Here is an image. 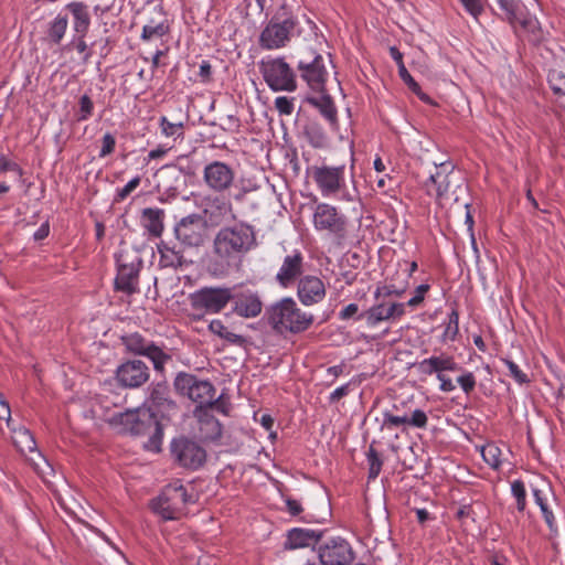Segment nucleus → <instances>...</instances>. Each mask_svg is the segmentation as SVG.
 Masks as SVG:
<instances>
[{
  "mask_svg": "<svg viewBox=\"0 0 565 565\" xmlns=\"http://www.w3.org/2000/svg\"><path fill=\"white\" fill-rule=\"evenodd\" d=\"M256 245L253 226L236 223L222 227L213 241L215 260L211 265L214 275H225L231 268L237 267L242 258Z\"/></svg>",
  "mask_w": 565,
  "mask_h": 565,
  "instance_id": "f257e3e1",
  "label": "nucleus"
},
{
  "mask_svg": "<svg viewBox=\"0 0 565 565\" xmlns=\"http://www.w3.org/2000/svg\"><path fill=\"white\" fill-rule=\"evenodd\" d=\"M266 315L268 323L279 334L302 332L313 322L312 315L302 312L291 298H285L273 305L267 309Z\"/></svg>",
  "mask_w": 565,
  "mask_h": 565,
  "instance_id": "f03ea898",
  "label": "nucleus"
},
{
  "mask_svg": "<svg viewBox=\"0 0 565 565\" xmlns=\"http://www.w3.org/2000/svg\"><path fill=\"white\" fill-rule=\"evenodd\" d=\"M297 25L296 17L282 4L260 33L263 49L275 50L286 46Z\"/></svg>",
  "mask_w": 565,
  "mask_h": 565,
  "instance_id": "7ed1b4c3",
  "label": "nucleus"
},
{
  "mask_svg": "<svg viewBox=\"0 0 565 565\" xmlns=\"http://www.w3.org/2000/svg\"><path fill=\"white\" fill-rule=\"evenodd\" d=\"M173 386L180 395L196 403V408L211 409L216 406L221 409L218 399H215V387L206 380H199L193 374L180 372L174 379Z\"/></svg>",
  "mask_w": 565,
  "mask_h": 565,
  "instance_id": "20e7f679",
  "label": "nucleus"
},
{
  "mask_svg": "<svg viewBox=\"0 0 565 565\" xmlns=\"http://www.w3.org/2000/svg\"><path fill=\"white\" fill-rule=\"evenodd\" d=\"M109 423L114 426H119L122 431L132 435H145L153 429L154 433L150 441L153 445L160 443L161 428L149 409L138 407L122 413H115Z\"/></svg>",
  "mask_w": 565,
  "mask_h": 565,
  "instance_id": "39448f33",
  "label": "nucleus"
},
{
  "mask_svg": "<svg viewBox=\"0 0 565 565\" xmlns=\"http://www.w3.org/2000/svg\"><path fill=\"white\" fill-rule=\"evenodd\" d=\"M191 495L181 483L168 484L161 494L152 500L151 508L163 520H179L185 514Z\"/></svg>",
  "mask_w": 565,
  "mask_h": 565,
  "instance_id": "423d86ee",
  "label": "nucleus"
},
{
  "mask_svg": "<svg viewBox=\"0 0 565 565\" xmlns=\"http://www.w3.org/2000/svg\"><path fill=\"white\" fill-rule=\"evenodd\" d=\"M173 461L180 467L189 470H196L206 460V451L196 441L181 436L174 438L170 445Z\"/></svg>",
  "mask_w": 565,
  "mask_h": 565,
  "instance_id": "0eeeda50",
  "label": "nucleus"
},
{
  "mask_svg": "<svg viewBox=\"0 0 565 565\" xmlns=\"http://www.w3.org/2000/svg\"><path fill=\"white\" fill-rule=\"evenodd\" d=\"M174 235L184 248L199 247L207 238V224L200 214L182 217L174 226Z\"/></svg>",
  "mask_w": 565,
  "mask_h": 565,
  "instance_id": "6e6552de",
  "label": "nucleus"
},
{
  "mask_svg": "<svg viewBox=\"0 0 565 565\" xmlns=\"http://www.w3.org/2000/svg\"><path fill=\"white\" fill-rule=\"evenodd\" d=\"M298 70L301 77L316 90H324L328 72L322 55L316 51L303 49L299 53Z\"/></svg>",
  "mask_w": 565,
  "mask_h": 565,
  "instance_id": "1a4fd4ad",
  "label": "nucleus"
},
{
  "mask_svg": "<svg viewBox=\"0 0 565 565\" xmlns=\"http://www.w3.org/2000/svg\"><path fill=\"white\" fill-rule=\"evenodd\" d=\"M260 68L265 82L273 90L292 92L297 88L295 72L284 58L263 62Z\"/></svg>",
  "mask_w": 565,
  "mask_h": 565,
  "instance_id": "9d476101",
  "label": "nucleus"
},
{
  "mask_svg": "<svg viewBox=\"0 0 565 565\" xmlns=\"http://www.w3.org/2000/svg\"><path fill=\"white\" fill-rule=\"evenodd\" d=\"M318 557L321 565H351L355 555L348 541L333 537L319 546Z\"/></svg>",
  "mask_w": 565,
  "mask_h": 565,
  "instance_id": "9b49d317",
  "label": "nucleus"
},
{
  "mask_svg": "<svg viewBox=\"0 0 565 565\" xmlns=\"http://www.w3.org/2000/svg\"><path fill=\"white\" fill-rule=\"evenodd\" d=\"M313 225L317 231H326L338 237H344L347 218L338 212L337 207L319 203L313 212Z\"/></svg>",
  "mask_w": 565,
  "mask_h": 565,
  "instance_id": "f8f14e48",
  "label": "nucleus"
},
{
  "mask_svg": "<svg viewBox=\"0 0 565 565\" xmlns=\"http://www.w3.org/2000/svg\"><path fill=\"white\" fill-rule=\"evenodd\" d=\"M233 298L230 288L205 287L192 295V306L195 309H204L210 313H217L223 310Z\"/></svg>",
  "mask_w": 565,
  "mask_h": 565,
  "instance_id": "ddd939ff",
  "label": "nucleus"
},
{
  "mask_svg": "<svg viewBox=\"0 0 565 565\" xmlns=\"http://www.w3.org/2000/svg\"><path fill=\"white\" fill-rule=\"evenodd\" d=\"M116 377L122 387L137 388L148 382L150 372L145 362L129 360L118 366Z\"/></svg>",
  "mask_w": 565,
  "mask_h": 565,
  "instance_id": "4468645a",
  "label": "nucleus"
},
{
  "mask_svg": "<svg viewBox=\"0 0 565 565\" xmlns=\"http://www.w3.org/2000/svg\"><path fill=\"white\" fill-rule=\"evenodd\" d=\"M311 175L324 196L333 195L344 182V167H312Z\"/></svg>",
  "mask_w": 565,
  "mask_h": 565,
  "instance_id": "2eb2a0df",
  "label": "nucleus"
},
{
  "mask_svg": "<svg viewBox=\"0 0 565 565\" xmlns=\"http://www.w3.org/2000/svg\"><path fill=\"white\" fill-rule=\"evenodd\" d=\"M204 182L214 192L227 191L234 181L233 169L221 161H213L204 168Z\"/></svg>",
  "mask_w": 565,
  "mask_h": 565,
  "instance_id": "dca6fc26",
  "label": "nucleus"
},
{
  "mask_svg": "<svg viewBox=\"0 0 565 565\" xmlns=\"http://www.w3.org/2000/svg\"><path fill=\"white\" fill-rule=\"evenodd\" d=\"M117 264L118 273L115 279L116 289L127 295L135 294L138 290L137 285L141 262L138 260L137 264H128L124 260L122 256H119L117 258Z\"/></svg>",
  "mask_w": 565,
  "mask_h": 565,
  "instance_id": "f3484780",
  "label": "nucleus"
},
{
  "mask_svg": "<svg viewBox=\"0 0 565 565\" xmlns=\"http://www.w3.org/2000/svg\"><path fill=\"white\" fill-rule=\"evenodd\" d=\"M456 181H461L460 178H445V179H436L434 177H429L426 181L425 185L427 188L428 193H430V188L433 186L436 192V198L443 202H448L452 200L457 203L460 199V195L467 192V188L463 183L457 184L454 190H451V185Z\"/></svg>",
  "mask_w": 565,
  "mask_h": 565,
  "instance_id": "a211bd4d",
  "label": "nucleus"
},
{
  "mask_svg": "<svg viewBox=\"0 0 565 565\" xmlns=\"http://www.w3.org/2000/svg\"><path fill=\"white\" fill-rule=\"evenodd\" d=\"M233 311L239 317L255 318L263 309V302L257 292L250 290L233 294Z\"/></svg>",
  "mask_w": 565,
  "mask_h": 565,
  "instance_id": "6ab92c4d",
  "label": "nucleus"
},
{
  "mask_svg": "<svg viewBox=\"0 0 565 565\" xmlns=\"http://www.w3.org/2000/svg\"><path fill=\"white\" fill-rule=\"evenodd\" d=\"M404 313V303L382 301L371 307L361 317L365 318L369 324L375 326L384 320L399 318Z\"/></svg>",
  "mask_w": 565,
  "mask_h": 565,
  "instance_id": "aec40b11",
  "label": "nucleus"
},
{
  "mask_svg": "<svg viewBox=\"0 0 565 565\" xmlns=\"http://www.w3.org/2000/svg\"><path fill=\"white\" fill-rule=\"evenodd\" d=\"M326 288L322 280L316 276H305L298 284V296L300 301L310 306L323 299Z\"/></svg>",
  "mask_w": 565,
  "mask_h": 565,
  "instance_id": "412c9836",
  "label": "nucleus"
},
{
  "mask_svg": "<svg viewBox=\"0 0 565 565\" xmlns=\"http://www.w3.org/2000/svg\"><path fill=\"white\" fill-rule=\"evenodd\" d=\"M302 273V256L295 253L285 257L276 279L282 287L290 286Z\"/></svg>",
  "mask_w": 565,
  "mask_h": 565,
  "instance_id": "4be33fe9",
  "label": "nucleus"
},
{
  "mask_svg": "<svg viewBox=\"0 0 565 565\" xmlns=\"http://www.w3.org/2000/svg\"><path fill=\"white\" fill-rule=\"evenodd\" d=\"M194 416L199 420L200 436L204 440H216L222 435L220 422L210 414L209 409L195 408Z\"/></svg>",
  "mask_w": 565,
  "mask_h": 565,
  "instance_id": "5701e85b",
  "label": "nucleus"
},
{
  "mask_svg": "<svg viewBox=\"0 0 565 565\" xmlns=\"http://www.w3.org/2000/svg\"><path fill=\"white\" fill-rule=\"evenodd\" d=\"M322 536L321 531L295 527L288 532L285 548L296 550L307 547L311 543L318 542Z\"/></svg>",
  "mask_w": 565,
  "mask_h": 565,
  "instance_id": "b1692460",
  "label": "nucleus"
},
{
  "mask_svg": "<svg viewBox=\"0 0 565 565\" xmlns=\"http://www.w3.org/2000/svg\"><path fill=\"white\" fill-rule=\"evenodd\" d=\"M66 9L73 15V29L76 33L87 34L90 25L88 7L82 1H73L66 4Z\"/></svg>",
  "mask_w": 565,
  "mask_h": 565,
  "instance_id": "393cba45",
  "label": "nucleus"
},
{
  "mask_svg": "<svg viewBox=\"0 0 565 565\" xmlns=\"http://www.w3.org/2000/svg\"><path fill=\"white\" fill-rule=\"evenodd\" d=\"M158 252L160 254L159 266L161 268L178 269L186 263V260L183 256L182 249H177L175 247H170L164 242H161L158 245Z\"/></svg>",
  "mask_w": 565,
  "mask_h": 565,
  "instance_id": "a878e982",
  "label": "nucleus"
},
{
  "mask_svg": "<svg viewBox=\"0 0 565 565\" xmlns=\"http://www.w3.org/2000/svg\"><path fill=\"white\" fill-rule=\"evenodd\" d=\"M145 228L151 236L160 237L163 233L164 211L161 209L147 207L141 213Z\"/></svg>",
  "mask_w": 565,
  "mask_h": 565,
  "instance_id": "bb28decb",
  "label": "nucleus"
},
{
  "mask_svg": "<svg viewBox=\"0 0 565 565\" xmlns=\"http://www.w3.org/2000/svg\"><path fill=\"white\" fill-rule=\"evenodd\" d=\"M497 1L510 23L514 24V23L519 22L526 30H534L536 28V24H537L536 20H532V19L522 20L519 17V2L516 0H497Z\"/></svg>",
  "mask_w": 565,
  "mask_h": 565,
  "instance_id": "cd10ccee",
  "label": "nucleus"
},
{
  "mask_svg": "<svg viewBox=\"0 0 565 565\" xmlns=\"http://www.w3.org/2000/svg\"><path fill=\"white\" fill-rule=\"evenodd\" d=\"M67 25L68 20L66 15L58 14L55 17L47 24L45 41L54 45L60 44L66 33Z\"/></svg>",
  "mask_w": 565,
  "mask_h": 565,
  "instance_id": "c85d7f7f",
  "label": "nucleus"
},
{
  "mask_svg": "<svg viewBox=\"0 0 565 565\" xmlns=\"http://www.w3.org/2000/svg\"><path fill=\"white\" fill-rule=\"evenodd\" d=\"M308 103L319 109L320 114L329 120L331 125L337 124V108L332 98L328 95L320 97H310Z\"/></svg>",
  "mask_w": 565,
  "mask_h": 565,
  "instance_id": "c756f323",
  "label": "nucleus"
},
{
  "mask_svg": "<svg viewBox=\"0 0 565 565\" xmlns=\"http://www.w3.org/2000/svg\"><path fill=\"white\" fill-rule=\"evenodd\" d=\"M150 399L154 406L166 407L167 409H175L177 404L170 398V391L167 383L156 384L150 392Z\"/></svg>",
  "mask_w": 565,
  "mask_h": 565,
  "instance_id": "7c9ffc66",
  "label": "nucleus"
},
{
  "mask_svg": "<svg viewBox=\"0 0 565 565\" xmlns=\"http://www.w3.org/2000/svg\"><path fill=\"white\" fill-rule=\"evenodd\" d=\"M121 341L129 352L139 354V355H146V353L148 352V350L150 349V347L153 343L152 341L145 339L139 333H131L128 335H124L121 338Z\"/></svg>",
  "mask_w": 565,
  "mask_h": 565,
  "instance_id": "2f4dec72",
  "label": "nucleus"
},
{
  "mask_svg": "<svg viewBox=\"0 0 565 565\" xmlns=\"http://www.w3.org/2000/svg\"><path fill=\"white\" fill-rule=\"evenodd\" d=\"M309 143L315 148H323L327 145V136L322 127L316 121H309L303 129Z\"/></svg>",
  "mask_w": 565,
  "mask_h": 565,
  "instance_id": "473e14b6",
  "label": "nucleus"
},
{
  "mask_svg": "<svg viewBox=\"0 0 565 565\" xmlns=\"http://www.w3.org/2000/svg\"><path fill=\"white\" fill-rule=\"evenodd\" d=\"M447 356L446 354H441L439 356L425 359L418 363L417 367L420 373L426 375H431L433 373H437V375L443 374V371H446Z\"/></svg>",
  "mask_w": 565,
  "mask_h": 565,
  "instance_id": "72a5a7b5",
  "label": "nucleus"
},
{
  "mask_svg": "<svg viewBox=\"0 0 565 565\" xmlns=\"http://www.w3.org/2000/svg\"><path fill=\"white\" fill-rule=\"evenodd\" d=\"M145 356L151 360L154 370L159 373H163L166 364L172 361V356L154 343H152Z\"/></svg>",
  "mask_w": 565,
  "mask_h": 565,
  "instance_id": "f704fd0d",
  "label": "nucleus"
},
{
  "mask_svg": "<svg viewBox=\"0 0 565 565\" xmlns=\"http://www.w3.org/2000/svg\"><path fill=\"white\" fill-rule=\"evenodd\" d=\"M14 443L21 452H34L36 448L35 440L31 433L26 429H20L15 437Z\"/></svg>",
  "mask_w": 565,
  "mask_h": 565,
  "instance_id": "c9c22d12",
  "label": "nucleus"
},
{
  "mask_svg": "<svg viewBox=\"0 0 565 565\" xmlns=\"http://www.w3.org/2000/svg\"><path fill=\"white\" fill-rule=\"evenodd\" d=\"M168 32H169V25L166 24L164 22H159L157 24L149 23L143 26L141 39L148 41L153 38H162Z\"/></svg>",
  "mask_w": 565,
  "mask_h": 565,
  "instance_id": "e433bc0d",
  "label": "nucleus"
},
{
  "mask_svg": "<svg viewBox=\"0 0 565 565\" xmlns=\"http://www.w3.org/2000/svg\"><path fill=\"white\" fill-rule=\"evenodd\" d=\"M511 491L516 500V509L519 512H523L526 505V491L523 481L515 480L511 484Z\"/></svg>",
  "mask_w": 565,
  "mask_h": 565,
  "instance_id": "4c0bfd02",
  "label": "nucleus"
},
{
  "mask_svg": "<svg viewBox=\"0 0 565 565\" xmlns=\"http://www.w3.org/2000/svg\"><path fill=\"white\" fill-rule=\"evenodd\" d=\"M500 449L494 445H487L481 449L483 460L492 468H499L500 461Z\"/></svg>",
  "mask_w": 565,
  "mask_h": 565,
  "instance_id": "58836bf2",
  "label": "nucleus"
},
{
  "mask_svg": "<svg viewBox=\"0 0 565 565\" xmlns=\"http://www.w3.org/2000/svg\"><path fill=\"white\" fill-rule=\"evenodd\" d=\"M459 332V315L452 310L448 316V323L444 332V339L454 341Z\"/></svg>",
  "mask_w": 565,
  "mask_h": 565,
  "instance_id": "ea45409f",
  "label": "nucleus"
},
{
  "mask_svg": "<svg viewBox=\"0 0 565 565\" xmlns=\"http://www.w3.org/2000/svg\"><path fill=\"white\" fill-rule=\"evenodd\" d=\"M369 460V479H375L382 469V460L377 454V451L371 446L367 452Z\"/></svg>",
  "mask_w": 565,
  "mask_h": 565,
  "instance_id": "a19ab883",
  "label": "nucleus"
},
{
  "mask_svg": "<svg viewBox=\"0 0 565 565\" xmlns=\"http://www.w3.org/2000/svg\"><path fill=\"white\" fill-rule=\"evenodd\" d=\"M76 34H77V36L74 38L72 44L75 46L76 51L79 54H83L84 63H87L89 61V58L92 57L93 52L90 51L89 45L87 44V42L85 40L86 34H82V33H76Z\"/></svg>",
  "mask_w": 565,
  "mask_h": 565,
  "instance_id": "79ce46f5",
  "label": "nucleus"
},
{
  "mask_svg": "<svg viewBox=\"0 0 565 565\" xmlns=\"http://www.w3.org/2000/svg\"><path fill=\"white\" fill-rule=\"evenodd\" d=\"M383 416H384V419H383L382 428L391 429L392 427L407 425V422H408L407 414L394 415L390 412H385Z\"/></svg>",
  "mask_w": 565,
  "mask_h": 565,
  "instance_id": "37998d69",
  "label": "nucleus"
},
{
  "mask_svg": "<svg viewBox=\"0 0 565 565\" xmlns=\"http://www.w3.org/2000/svg\"><path fill=\"white\" fill-rule=\"evenodd\" d=\"M436 172L431 173L430 177L436 179H445V178H457L454 173L455 166L452 162H441L439 164L435 163Z\"/></svg>",
  "mask_w": 565,
  "mask_h": 565,
  "instance_id": "c03bdc74",
  "label": "nucleus"
},
{
  "mask_svg": "<svg viewBox=\"0 0 565 565\" xmlns=\"http://www.w3.org/2000/svg\"><path fill=\"white\" fill-rule=\"evenodd\" d=\"M160 126L162 128V132L168 137L174 136V135H178V136L182 135V131H181L183 128L182 122H178V124L170 122L166 117H161Z\"/></svg>",
  "mask_w": 565,
  "mask_h": 565,
  "instance_id": "a18cd8bd",
  "label": "nucleus"
},
{
  "mask_svg": "<svg viewBox=\"0 0 565 565\" xmlns=\"http://www.w3.org/2000/svg\"><path fill=\"white\" fill-rule=\"evenodd\" d=\"M390 53H391V56L392 58L396 62L397 66H398V74H399V77L403 79V82L405 79H407L408 77H411V74L408 73V71L406 70L405 65H404V62H403V54L398 51L397 47L395 46H392L390 47Z\"/></svg>",
  "mask_w": 565,
  "mask_h": 565,
  "instance_id": "49530a36",
  "label": "nucleus"
},
{
  "mask_svg": "<svg viewBox=\"0 0 565 565\" xmlns=\"http://www.w3.org/2000/svg\"><path fill=\"white\" fill-rule=\"evenodd\" d=\"M427 415L422 409H415L411 416H408L407 425L417 427V428H425L427 426Z\"/></svg>",
  "mask_w": 565,
  "mask_h": 565,
  "instance_id": "de8ad7c7",
  "label": "nucleus"
},
{
  "mask_svg": "<svg viewBox=\"0 0 565 565\" xmlns=\"http://www.w3.org/2000/svg\"><path fill=\"white\" fill-rule=\"evenodd\" d=\"M457 382L466 394H469L475 390L476 379L471 372L460 375L457 379Z\"/></svg>",
  "mask_w": 565,
  "mask_h": 565,
  "instance_id": "09e8293b",
  "label": "nucleus"
},
{
  "mask_svg": "<svg viewBox=\"0 0 565 565\" xmlns=\"http://www.w3.org/2000/svg\"><path fill=\"white\" fill-rule=\"evenodd\" d=\"M503 362L508 366L511 376H513L518 383L523 384L529 382L527 375L523 373L513 361L504 360Z\"/></svg>",
  "mask_w": 565,
  "mask_h": 565,
  "instance_id": "8fccbe9b",
  "label": "nucleus"
},
{
  "mask_svg": "<svg viewBox=\"0 0 565 565\" xmlns=\"http://www.w3.org/2000/svg\"><path fill=\"white\" fill-rule=\"evenodd\" d=\"M275 107L281 115H291L294 111V104L291 99L286 96H279L275 99Z\"/></svg>",
  "mask_w": 565,
  "mask_h": 565,
  "instance_id": "3c124183",
  "label": "nucleus"
},
{
  "mask_svg": "<svg viewBox=\"0 0 565 565\" xmlns=\"http://www.w3.org/2000/svg\"><path fill=\"white\" fill-rule=\"evenodd\" d=\"M405 289V287L396 288L394 285H386L376 289L375 298L380 299V297H387L391 295L401 296L404 294Z\"/></svg>",
  "mask_w": 565,
  "mask_h": 565,
  "instance_id": "603ef678",
  "label": "nucleus"
},
{
  "mask_svg": "<svg viewBox=\"0 0 565 565\" xmlns=\"http://www.w3.org/2000/svg\"><path fill=\"white\" fill-rule=\"evenodd\" d=\"M81 116L79 120H86L93 111V102L87 95H83L79 99Z\"/></svg>",
  "mask_w": 565,
  "mask_h": 565,
  "instance_id": "864d4df0",
  "label": "nucleus"
},
{
  "mask_svg": "<svg viewBox=\"0 0 565 565\" xmlns=\"http://www.w3.org/2000/svg\"><path fill=\"white\" fill-rule=\"evenodd\" d=\"M140 184V177H136L130 180L121 190L117 193V200L122 201L126 199L138 185Z\"/></svg>",
  "mask_w": 565,
  "mask_h": 565,
  "instance_id": "5fc2aeb1",
  "label": "nucleus"
},
{
  "mask_svg": "<svg viewBox=\"0 0 565 565\" xmlns=\"http://www.w3.org/2000/svg\"><path fill=\"white\" fill-rule=\"evenodd\" d=\"M466 10L477 18L483 10L481 0H460Z\"/></svg>",
  "mask_w": 565,
  "mask_h": 565,
  "instance_id": "6e6d98bb",
  "label": "nucleus"
},
{
  "mask_svg": "<svg viewBox=\"0 0 565 565\" xmlns=\"http://www.w3.org/2000/svg\"><path fill=\"white\" fill-rule=\"evenodd\" d=\"M116 140L111 134H105L103 137V147L99 156L106 157L110 154L115 149Z\"/></svg>",
  "mask_w": 565,
  "mask_h": 565,
  "instance_id": "4d7b16f0",
  "label": "nucleus"
},
{
  "mask_svg": "<svg viewBox=\"0 0 565 565\" xmlns=\"http://www.w3.org/2000/svg\"><path fill=\"white\" fill-rule=\"evenodd\" d=\"M404 83L408 86V88L416 94L422 100L428 103L430 102L428 95L422 92L420 86L415 82V79L411 76L404 81Z\"/></svg>",
  "mask_w": 565,
  "mask_h": 565,
  "instance_id": "13d9d810",
  "label": "nucleus"
},
{
  "mask_svg": "<svg viewBox=\"0 0 565 565\" xmlns=\"http://www.w3.org/2000/svg\"><path fill=\"white\" fill-rule=\"evenodd\" d=\"M0 171L1 172H8L13 171L17 172L18 175H22L21 168L13 161L8 160L6 157L0 158Z\"/></svg>",
  "mask_w": 565,
  "mask_h": 565,
  "instance_id": "bf43d9fd",
  "label": "nucleus"
},
{
  "mask_svg": "<svg viewBox=\"0 0 565 565\" xmlns=\"http://www.w3.org/2000/svg\"><path fill=\"white\" fill-rule=\"evenodd\" d=\"M429 289L428 285H419L416 289V296L411 298L407 302L408 306H418L424 300L425 292Z\"/></svg>",
  "mask_w": 565,
  "mask_h": 565,
  "instance_id": "052dcab7",
  "label": "nucleus"
},
{
  "mask_svg": "<svg viewBox=\"0 0 565 565\" xmlns=\"http://www.w3.org/2000/svg\"><path fill=\"white\" fill-rule=\"evenodd\" d=\"M162 174H167L170 177H175L179 173H185V169L182 166L178 164H167L160 169Z\"/></svg>",
  "mask_w": 565,
  "mask_h": 565,
  "instance_id": "680f3d73",
  "label": "nucleus"
},
{
  "mask_svg": "<svg viewBox=\"0 0 565 565\" xmlns=\"http://www.w3.org/2000/svg\"><path fill=\"white\" fill-rule=\"evenodd\" d=\"M222 339H225L227 342L235 344V345H239V347L244 345L246 342V340L243 335L236 334L228 330H226V332L224 333V337Z\"/></svg>",
  "mask_w": 565,
  "mask_h": 565,
  "instance_id": "e2e57ef3",
  "label": "nucleus"
},
{
  "mask_svg": "<svg viewBox=\"0 0 565 565\" xmlns=\"http://www.w3.org/2000/svg\"><path fill=\"white\" fill-rule=\"evenodd\" d=\"M209 329L212 333L218 335L220 338H223L224 333L227 330L221 320L211 321L209 324Z\"/></svg>",
  "mask_w": 565,
  "mask_h": 565,
  "instance_id": "0e129e2a",
  "label": "nucleus"
},
{
  "mask_svg": "<svg viewBox=\"0 0 565 565\" xmlns=\"http://www.w3.org/2000/svg\"><path fill=\"white\" fill-rule=\"evenodd\" d=\"M358 311H359L358 305L350 303L341 310L339 316L342 320H348V319L352 318Z\"/></svg>",
  "mask_w": 565,
  "mask_h": 565,
  "instance_id": "69168bd1",
  "label": "nucleus"
},
{
  "mask_svg": "<svg viewBox=\"0 0 565 565\" xmlns=\"http://www.w3.org/2000/svg\"><path fill=\"white\" fill-rule=\"evenodd\" d=\"M11 417L10 406L3 396L0 394V419L9 422Z\"/></svg>",
  "mask_w": 565,
  "mask_h": 565,
  "instance_id": "338daca9",
  "label": "nucleus"
},
{
  "mask_svg": "<svg viewBox=\"0 0 565 565\" xmlns=\"http://www.w3.org/2000/svg\"><path fill=\"white\" fill-rule=\"evenodd\" d=\"M349 392V384H345L341 387H338L334 390L330 395V401L332 403L340 401L342 397H344Z\"/></svg>",
  "mask_w": 565,
  "mask_h": 565,
  "instance_id": "774afa93",
  "label": "nucleus"
}]
</instances>
